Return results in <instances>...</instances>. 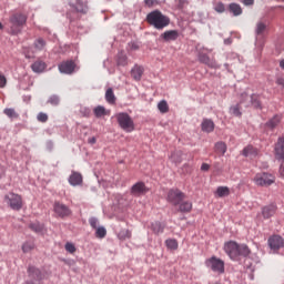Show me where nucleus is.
Returning a JSON list of instances; mask_svg holds the SVG:
<instances>
[{
	"mask_svg": "<svg viewBox=\"0 0 284 284\" xmlns=\"http://www.w3.org/2000/svg\"><path fill=\"white\" fill-rule=\"evenodd\" d=\"M231 261H241L245 256H250V247L245 244H239L234 241L226 242L223 247Z\"/></svg>",
	"mask_w": 284,
	"mask_h": 284,
	"instance_id": "f257e3e1",
	"label": "nucleus"
},
{
	"mask_svg": "<svg viewBox=\"0 0 284 284\" xmlns=\"http://www.w3.org/2000/svg\"><path fill=\"white\" fill-rule=\"evenodd\" d=\"M146 22L149 26L155 28V30H163L170 26V19L159 10H154L146 16Z\"/></svg>",
	"mask_w": 284,
	"mask_h": 284,
	"instance_id": "f03ea898",
	"label": "nucleus"
},
{
	"mask_svg": "<svg viewBox=\"0 0 284 284\" xmlns=\"http://www.w3.org/2000/svg\"><path fill=\"white\" fill-rule=\"evenodd\" d=\"M11 27V34H19L21 29L23 28L24 23L28 21V17L23 13H13L9 19Z\"/></svg>",
	"mask_w": 284,
	"mask_h": 284,
	"instance_id": "7ed1b4c3",
	"label": "nucleus"
},
{
	"mask_svg": "<svg viewBox=\"0 0 284 284\" xmlns=\"http://www.w3.org/2000/svg\"><path fill=\"white\" fill-rule=\"evenodd\" d=\"M4 203L16 212H19L23 207V197L14 192H9L4 195Z\"/></svg>",
	"mask_w": 284,
	"mask_h": 284,
	"instance_id": "20e7f679",
	"label": "nucleus"
},
{
	"mask_svg": "<svg viewBox=\"0 0 284 284\" xmlns=\"http://www.w3.org/2000/svg\"><path fill=\"white\" fill-rule=\"evenodd\" d=\"M115 119L124 132H134V120L125 112L118 113Z\"/></svg>",
	"mask_w": 284,
	"mask_h": 284,
	"instance_id": "39448f33",
	"label": "nucleus"
},
{
	"mask_svg": "<svg viewBox=\"0 0 284 284\" xmlns=\"http://www.w3.org/2000/svg\"><path fill=\"white\" fill-rule=\"evenodd\" d=\"M205 265L206 267H209V270H212L214 274H219V275L225 274V261L216 256H212L207 258L205 261Z\"/></svg>",
	"mask_w": 284,
	"mask_h": 284,
	"instance_id": "423d86ee",
	"label": "nucleus"
},
{
	"mask_svg": "<svg viewBox=\"0 0 284 284\" xmlns=\"http://www.w3.org/2000/svg\"><path fill=\"white\" fill-rule=\"evenodd\" d=\"M276 181V178L270 173H257L254 178V183L261 187H267Z\"/></svg>",
	"mask_w": 284,
	"mask_h": 284,
	"instance_id": "0eeeda50",
	"label": "nucleus"
},
{
	"mask_svg": "<svg viewBox=\"0 0 284 284\" xmlns=\"http://www.w3.org/2000/svg\"><path fill=\"white\" fill-rule=\"evenodd\" d=\"M241 103H245V108H250V103H251L253 108L261 109V100L256 94L250 95L247 94V92L242 93Z\"/></svg>",
	"mask_w": 284,
	"mask_h": 284,
	"instance_id": "6e6552de",
	"label": "nucleus"
},
{
	"mask_svg": "<svg viewBox=\"0 0 284 284\" xmlns=\"http://www.w3.org/2000/svg\"><path fill=\"white\" fill-rule=\"evenodd\" d=\"M183 199H185V194L179 189L170 190L168 193V201L172 205H181Z\"/></svg>",
	"mask_w": 284,
	"mask_h": 284,
	"instance_id": "1a4fd4ad",
	"label": "nucleus"
},
{
	"mask_svg": "<svg viewBox=\"0 0 284 284\" xmlns=\"http://www.w3.org/2000/svg\"><path fill=\"white\" fill-rule=\"evenodd\" d=\"M73 9H75V12L72 13H67L68 19L70 21H74V19H79L78 12L85 14L88 12V6L83 3L81 0H77L75 4L72 6Z\"/></svg>",
	"mask_w": 284,
	"mask_h": 284,
	"instance_id": "9d476101",
	"label": "nucleus"
},
{
	"mask_svg": "<svg viewBox=\"0 0 284 284\" xmlns=\"http://www.w3.org/2000/svg\"><path fill=\"white\" fill-rule=\"evenodd\" d=\"M58 69L61 74H72L77 70V63H74V60L62 61Z\"/></svg>",
	"mask_w": 284,
	"mask_h": 284,
	"instance_id": "9b49d317",
	"label": "nucleus"
},
{
	"mask_svg": "<svg viewBox=\"0 0 284 284\" xmlns=\"http://www.w3.org/2000/svg\"><path fill=\"white\" fill-rule=\"evenodd\" d=\"M53 211L58 216H60V219H65V216H70V214H72L70 207L61 202H55L53 204Z\"/></svg>",
	"mask_w": 284,
	"mask_h": 284,
	"instance_id": "f8f14e48",
	"label": "nucleus"
},
{
	"mask_svg": "<svg viewBox=\"0 0 284 284\" xmlns=\"http://www.w3.org/2000/svg\"><path fill=\"white\" fill-rule=\"evenodd\" d=\"M268 246L273 252H277V250L284 247V240L280 235H272L268 239Z\"/></svg>",
	"mask_w": 284,
	"mask_h": 284,
	"instance_id": "ddd939ff",
	"label": "nucleus"
},
{
	"mask_svg": "<svg viewBox=\"0 0 284 284\" xmlns=\"http://www.w3.org/2000/svg\"><path fill=\"white\" fill-rule=\"evenodd\" d=\"M275 159L284 161V138H280L275 144Z\"/></svg>",
	"mask_w": 284,
	"mask_h": 284,
	"instance_id": "4468645a",
	"label": "nucleus"
},
{
	"mask_svg": "<svg viewBox=\"0 0 284 284\" xmlns=\"http://www.w3.org/2000/svg\"><path fill=\"white\" fill-rule=\"evenodd\" d=\"M145 192H148V187L143 182H138L131 187V194H133V196H141V194H145Z\"/></svg>",
	"mask_w": 284,
	"mask_h": 284,
	"instance_id": "2eb2a0df",
	"label": "nucleus"
},
{
	"mask_svg": "<svg viewBox=\"0 0 284 284\" xmlns=\"http://www.w3.org/2000/svg\"><path fill=\"white\" fill-rule=\"evenodd\" d=\"M69 183L70 185H73V187H77V185H82L83 175L77 171H72L71 175L69 176Z\"/></svg>",
	"mask_w": 284,
	"mask_h": 284,
	"instance_id": "dca6fc26",
	"label": "nucleus"
},
{
	"mask_svg": "<svg viewBox=\"0 0 284 284\" xmlns=\"http://www.w3.org/2000/svg\"><path fill=\"white\" fill-rule=\"evenodd\" d=\"M281 121H283V115L276 114L266 122L265 126L268 130H274V128H278V125L281 124Z\"/></svg>",
	"mask_w": 284,
	"mask_h": 284,
	"instance_id": "f3484780",
	"label": "nucleus"
},
{
	"mask_svg": "<svg viewBox=\"0 0 284 284\" xmlns=\"http://www.w3.org/2000/svg\"><path fill=\"white\" fill-rule=\"evenodd\" d=\"M161 39L163 41L170 42V41H176L179 39V31L176 30H169L161 34Z\"/></svg>",
	"mask_w": 284,
	"mask_h": 284,
	"instance_id": "a211bd4d",
	"label": "nucleus"
},
{
	"mask_svg": "<svg viewBox=\"0 0 284 284\" xmlns=\"http://www.w3.org/2000/svg\"><path fill=\"white\" fill-rule=\"evenodd\" d=\"M276 214V205L271 204L262 209L263 219H272Z\"/></svg>",
	"mask_w": 284,
	"mask_h": 284,
	"instance_id": "6ab92c4d",
	"label": "nucleus"
},
{
	"mask_svg": "<svg viewBox=\"0 0 284 284\" xmlns=\"http://www.w3.org/2000/svg\"><path fill=\"white\" fill-rule=\"evenodd\" d=\"M45 68H48V64H45V62L41 60H37L31 64V70H33V72L38 74H41V72H44Z\"/></svg>",
	"mask_w": 284,
	"mask_h": 284,
	"instance_id": "aec40b11",
	"label": "nucleus"
},
{
	"mask_svg": "<svg viewBox=\"0 0 284 284\" xmlns=\"http://www.w3.org/2000/svg\"><path fill=\"white\" fill-rule=\"evenodd\" d=\"M170 161L175 165H181V163H183V151L179 150L171 153Z\"/></svg>",
	"mask_w": 284,
	"mask_h": 284,
	"instance_id": "412c9836",
	"label": "nucleus"
},
{
	"mask_svg": "<svg viewBox=\"0 0 284 284\" xmlns=\"http://www.w3.org/2000/svg\"><path fill=\"white\" fill-rule=\"evenodd\" d=\"M229 12H231L233 17H241V14H243V8H241V4L232 2L229 4Z\"/></svg>",
	"mask_w": 284,
	"mask_h": 284,
	"instance_id": "4be33fe9",
	"label": "nucleus"
},
{
	"mask_svg": "<svg viewBox=\"0 0 284 284\" xmlns=\"http://www.w3.org/2000/svg\"><path fill=\"white\" fill-rule=\"evenodd\" d=\"M202 132H206L210 134V132H214V121L211 119H204L201 124Z\"/></svg>",
	"mask_w": 284,
	"mask_h": 284,
	"instance_id": "5701e85b",
	"label": "nucleus"
},
{
	"mask_svg": "<svg viewBox=\"0 0 284 284\" xmlns=\"http://www.w3.org/2000/svg\"><path fill=\"white\" fill-rule=\"evenodd\" d=\"M243 156H250L251 159H255V156H258V149H255L252 145H247L242 151Z\"/></svg>",
	"mask_w": 284,
	"mask_h": 284,
	"instance_id": "b1692460",
	"label": "nucleus"
},
{
	"mask_svg": "<svg viewBox=\"0 0 284 284\" xmlns=\"http://www.w3.org/2000/svg\"><path fill=\"white\" fill-rule=\"evenodd\" d=\"M131 77L134 79V81H141V78L143 77V67L135 65L131 70Z\"/></svg>",
	"mask_w": 284,
	"mask_h": 284,
	"instance_id": "393cba45",
	"label": "nucleus"
},
{
	"mask_svg": "<svg viewBox=\"0 0 284 284\" xmlns=\"http://www.w3.org/2000/svg\"><path fill=\"white\" fill-rule=\"evenodd\" d=\"M199 61L200 63H204L205 65H209V68H216V64L210 60V57L205 53L199 54Z\"/></svg>",
	"mask_w": 284,
	"mask_h": 284,
	"instance_id": "a878e982",
	"label": "nucleus"
},
{
	"mask_svg": "<svg viewBox=\"0 0 284 284\" xmlns=\"http://www.w3.org/2000/svg\"><path fill=\"white\" fill-rule=\"evenodd\" d=\"M45 41L43 40V38H38L34 42H33V48L36 50V52H41L43 50H45Z\"/></svg>",
	"mask_w": 284,
	"mask_h": 284,
	"instance_id": "bb28decb",
	"label": "nucleus"
},
{
	"mask_svg": "<svg viewBox=\"0 0 284 284\" xmlns=\"http://www.w3.org/2000/svg\"><path fill=\"white\" fill-rule=\"evenodd\" d=\"M105 101H108L111 105L116 103V95H114V91L112 88H109L105 92Z\"/></svg>",
	"mask_w": 284,
	"mask_h": 284,
	"instance_id": "cd10ccee",
	"label": "nucleus"
},
{
	"mask_svg": "<svg viewBox=\"0 0 284 284\" xmlns=\"http://www.w3.org/2000/svg\"><path fill=\"white\" fill-rule=\"evenodd\" d=\"M215 194L220 197L223 199V196H230V187L227 186H219L215 191Z\"/></svg>",
	"mask_w": 284,
	"mask_h": 284,
	"instance_id": "c85d7f7f",
	"label": "nucleus"
},
{
	"mask_svg": "<svg viewBox=\"0 0 284 284\" xmlns=\"http://www.w3.org/2000/svg\"><path fill=\"white\" fill-rule=\"evenodd\" d=\"M241 105H243V103H241L240 100V103L230 108V114H232L233 116H242L243 113L241 112Z\"/></svg>",
	"mask_w": 284,
	"mask_h": 284,
	"instance_id": "c756f323",
	"label": "nucleus"
},
{
	"mask_svg": "<svg viewBox=\"0 0 284 284\" xmlns=\"http://www.w3.org/2000/svg\"><path fill=\"white\" fill-rule=\"evenodd\" d=\"M215 152L217 154H222V156L225 154V152H227V144H225L224 142H216L215 143Z\"/></svg>",
	"mask_w": 284,
	"mask_h": 284,
	"instance_id": "7c9ffc66",
	"label": "nucleus"
},
{
	"mask_svg": "<svg viewBox=\"0 0 284 284\" xmlns=\"http://www.w3.org/2000/svg\"><path fill=\"white\" fill-rule=\"evenodd\" d=\"M93 114L97 119H101V116H105L108 114V111H105L102 105H99L93 109Z\"/></svg>",
	"mask_w": 284,
	"mask_h": 284,
	"instance_id": "2f4dec72",
	"label": "nucleus"
},
{
	"mask_svg": "<svg viewBox=\"0 0 284 284\" xmlns=\"http://www.w3.org/2000/svg\"><path fill=\"white\" fill-rule=\"evenodd\" d=\"M151 230L155 234H163L164 226H163V224H161V222H153L151 224Z\"/></svg>",
	"mask_w": 284,
	"mask_h": 284,
	"instance_id": "473e14b6",
	"label": "nucleus"
},
{
	"mask_svg": "<svg viewBox=\"0 0 284 284\" xmlns=\"http://www.w3.org/2000/svg\"><path fill=\"white\" fill-rule=\"evenodd\" d=\"M3 114H6V116H8L9 119H19L18 112L12 108L4 109Z\"/></svg>",
	"mask_w": 284,
	"mask_h": 284,
	"instance_id": "72a5a7b5",
	"label": "nucleus"
},
{
	"mask_svg": "<svg viewBox=\"0 0 284 284\" xmlns=\"http://www.w3.org/2000/svg\"><path fill=\"white\" fill-rule=\"evenodd\" d=\"M158 110L162 113L165 114L170 112V106L168 105V102L165 100H162L158 104Z\"/></svg>",
	"mask_w": 284,
	"mask_h": 284,
	"instance_id": "f704fd0d",
	"label": "nucleus"
},
{
	"mask_svg": "<svg viewBox=\"0 0 284 284\" xmlns=\"http://www.w3.org/2000/svg\"><path fill=\"white\" fill-rule=\"evenodd\" d=\"M179 212H192V204L191 202H180L179 204Z\"/></svg>",
	"mask_w": 284,
	"mask_h": 284,
	"instance_id": "c9c22d12",
	"label": "nucleus"
},
{
	"mask_svg": "<svg viewBox=\"0 0 284 284\" xmlns=\"http://www.w3.org/2000/svg\"><path fill=\"white\" fill-rule=\"evenodd\" d=\"M118 237L120 241H125V239H132V232L130 230H122L119 232Z\"/></svg>",
	"mask_w": 284,
	"mask_h": 284,
	"instance_id": "e433bc0d",
	"label": "nucleus"
},
{
	"mask_svg": "<svg viewBox=\"0 0 284 284\" xmlns=\"http://www.w3.org/2000/svg\"><path fill=\"white\" fill-rule=\"evenodd\" d=\"M30 230L36 232L37 234H41L43 232V224L36 222L30 224Z\"/></svg>",
	"mask_w": 284,
	"mask_h": 284,
	"instance_id": "4c0bfd02",
	"label": "nucleus"
},
{
	"mask_svg": "<svg viewBox=\"0 0 284 284\" xmlns=\"http://www.w3.org/2000/svg\"><path fill=\"white\" fill-rule=\"evenodd\" d=\"M166 247L169 250H179V242L174 239H169L165 241Z\"/></svg>",
	"mask_w": 284,
	"mask_h": 284,
	"instance_id": "58836bf2",
	"label": "nucleus"
},
{
	"mask_svg": "<svg viewBox=\"0 0 284 284\" xmlns=\"http://www.w3.org/2000/svg\"><path fill=\"white\" fill-rule=\"evenodd\" d=\"M106 235H108V231L105 230V227L100 226L95 231L97 239H105Z\"/></svg>",
	"mask_w": 284,
	"mask_h": 284,
	"instance_id": "ea45409f",
	"label": "nucleus"
},
{
	"mask_svg": "<svg viewBox=\"0 0 284 284\" xmlns=\"http://www.w3.org/2000/svg\"><path fill=\"white\" fill-rule=\"evenodd\" d=\"M265 30H267V26H266L265 23L258 22V23L256 24V30H255V32H256L257 36L264 34V33H265Z\"/></svg>",
	"mask_w": 284,
	"mask_h": 284,
	"instance_id": "a19ab883",
	"label": "nucleus"
},
{
	"mask_svg": "<svg viewBox=\"0 0 284 284\" xmlns=\"http://www.w3.org/2000/svg\"><path fill=\"white\" fill-rule=\"evenodd\" d=\"M32 250H34V243L33 242H26L22 245V252H24V254H28V252H32Z\"/></svg>",
	"mask_w": 284,
	"mask_h": 284,
	"instance_id": "79ce46f5",
	"label": "nucleus"
},
{
	"mask_svg": "<svg viewBox=\"0 0 284 284\" xmlns=\"http://www.w3.org/2000/svg\"><path fill=\"white\" fill-rule=\"evenodd\" d=\"M118 65H122V67L128 65V55L120 53L118 55Z\"/></svg>",
	"mask_w": 284,
	"mask_h": 284,
	"instance_id": "37998d69",
	"label": "nucleus"
},
{
	"mask_svg": "<svg viewBox=\"0 0 284 284\" xmlns=\"http://www.w3.org/2000/svg\"><path fill=\"white\" fill-rule=\"evenodd\" d=\"M48 115H47V113H44V112H40V113H38V115H37V121H39V123H48Z\"/></svg>",
	"mask_w": 284,
	"mask_h": 284,
	"instance_id": "c03bdc74",
	"label": "nucleus"
},
{
	"mask_svg": "<svg viewBox=\"0 0 284 284\" xmlns=\"http://www.w3.org/2000/svg\"><path fill=\"white\" fill-rule=\"evenodd\" d=\"M48 103H50V105H59L61 100L59 99V95H51L48 100Z\"/></svg>",
	"mask_w": 284,
	"mask_h": 284,
	"instance_id": "a18cd8bd",
	"label": "nucleus"
},
{
	"mask_svg": "<svg viewBox=\"0 0 284 284\" xmlns=\"http://www.w3.org/2000/svg\"><path fill=\"white\" fill-rule=\"evenodd\" d=\"M215 12L223 14L225 12V4L223 2H217L214 7Z\"/></svg>",
	"mask_w": 284,
	"mask_h": 284,
	"instance_id": "49530a36",
	"label": "nucleus"
},
{
	"mask_svg": "<svg viewBox=\"0 0 284 284\" xmlns=\"http://www.w3.org/2000/svg\"><path fill=\"white\" fill-rule=\"evenodd\" d=\"M64 248L69 252V254H74V252H77V246H74V244L68 242L64 245Z\"/></svg>",
	"mask_w": 284,
	"mask_h": 284,
	"instance_id": "de8ad7c7",
	"label": "nucleus"
},
{
	"mask_svg": "<svg viewBox=\"0 0 284 284\" xmlns=\"http://www.w3.org/2000/svg\"><path fill=\"white\" fill-rule=\"evenodd\" d=\"M89 224L91 227H93V230L99 229V220L97 217L89 219Z\"/></svg>",
	"mask_w": 284,
	"mask_h": 284,
	"instance_id": "09e8293b",
	"label": "nucleus"
},
{
	"mask_svg": "<svg viewBox=\"0 0 284 284\" xmlns=\"http://www.w3.org/2000/svg\"><path fill=\"white\" fill-rule=\"evenodd\" d=\"M145 6H148V8H154V6H159V1L156 0H144Z\"/></svg>",
	"mask_w": 284,
	"mask_h": 284,
	"instance_id": "8fccbe9b",
	"label": "nucleus"
},
{
	"mask_svg": "<svg viewBox=\"0 0 284 284\" xmlns=\"http://www.w3.org/2000/svg\"><path fill=\"white\" fill-rule=\"evenodd\" d=\"M8 83L6 75L0 74V88H3Z\"/></svg>",
	"mask_w": 284,
	"mask_h": 284,
	"instance_id": "3c124183",
	"label": "nucleus"
},
{
	"mask_svg": "<svg viewBox=\"0 0 284 284\" xmlns=\"http://www.w3.org/2000/svg\"><path fill=\"white\" fill-rule=\"evenodd\" d=\"M29 274H40L39 268H34L33 266L29 267Z\"/></svg>",
	"mask_w": 284,
	"mask_h": 284,
	"instance_id": "603ef678",
	"label": "nucleus"
},
{
	"mask_svg": "<svg viewBox=\"0 0 284 284\" xmlns=\"http://www.w3.org/2000/svg\"><path fill=\"white\" fill-rule=\"evenodd\" d=\"M201 170H202V172H207V171L210 170V164L203 163V164L201 165Z\"/></svg>",
	"mask_w": 284,
	"mask_h": 284,
	"instance_id": "864d4df0",
	"label": "nucleus"
},
{
	"mask_svg": "<svg viewBox=\"0 0 284 284\" xmlns=\"http://www.w3.org/2000/svg\"><path fill=\"white\" fill-rule=\"evenodd\" d=\"M244 6H254V0H242Z\"/></svg>",
	"mask_w": 284,
	"mask_h": 284,
	"instance_id": "5fc2aeb1",
	"label": "nucleus"
},
{
	"mask_svg": "<svg viewBox=\"0 0 284 284\" xmlns=\"http://www.w3.org/2000/svg\"><path fill=\"white\" fill-rule=\"evenodd\" d=\"M276 83L281 85V88H284V78H277Z\"/></svg>",
	"mask_w": 284,
	"mask_h": 284,
	"instance_id": "6e6d98bb",
	"label": "nucleus"
},
{
	"mask_svg": "<svg viewBox=\"0 0 284 284\" xmlns=\"http://www.w3.org/2000/svg\"><path fill=\"white\" fill-rule=\"evenodd\" d=\"M88 143H90L91 145H94V143H97V138H89L88 139Z\"/></svg>",
	"mask_w": 284,
	"mask_h": 284,
	"instance_id": "4d7b16f0",
	"label": "nucleus"
},
{
	"mask_svg": "<svg viewBox=\"0 0 284 284\" xmlns=\"http://www.w3.org/2000/svg\"><path fill=\"white\" fill-rule=\"evenodd\" d=\"M280 176L284 179V164L280 166Z\"/></svg>",
	"mask_w": 284,
	"mask_h": 284,
	"instance_id": "13d9d810",
	"label": "nucleus"
},
{
	"mask_svg": "<svg viewBox=\"0 0 284 284\" xmlns=\"http://www.w3.org/2000/svg\"><path fill=\"white\" fill-rule=\"evenodd\" d=\"M280 68H282V70H284V60H282V61L280 62Z\"/></svg>",
	"mask_w": 284,
	"mask_h": 284,
	"instance_id": "bf43d9fd",
	"label": "nucleus"
},
{
	"mask_svg": "<svg viewBox=\"0 0 284 284\" xmlns=\"http://www.w3.org/2000/svg\"><path fill=\"white\" fill-rule=\"evenodd\" d=\"M0 30H3V24L0 22Z\"/></svg>",
	"mask_w": 284,
	"mask_h": 284,
	"instance_id": "052dcab7",
	"label": "nucleus"
},
{
	"mask_svg": "<svg viewBox=\"0 0 284 284\" xmlns=\"http://www.w3.org/2000/svg\"><path fill=\"white\" fill-rule=\"evenodd\" d=\"M184 168H187V164H184Z\"/></svg>",
	"mask_w": 284,
	"mask_h": 284,
	"instance_id": "680f3d73",
	"label": "nucleus"
}]
</instances>
